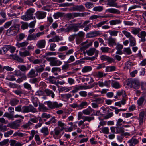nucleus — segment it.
Here are the masks:
<instances>
[{
    "mask_svg": "<svg viewBox=\"0 0 146 146\" xmlns=\"http://www.w3.org/2000/svg\"><path fill=\"white\" fill-rule=\"evenodd\" d=\"M44 92L47 96H51L52 98L54 97L55 94L53 92L48 89H46L44 90Z\"/></svg>",
    "mask_w": 146,
    "mask_h": 146,
    "instance_id": "nucleus-21",
    "label": "nucleus"
},
{
    "mask_svg": "<svg viewBox=\"0 0 146 146\" xmlns=\"http://www.w3.org/2000/svg\"><path fill=\"white\" fill-rule=\"evenodd\" d=\"M61 69L59 67H53L51 70V72L54 73L55 75H57L58 74V72H60Z\"/></svg>",
    "mask_w": 146,
    "mask_h": 146,
    "instance_id": "nucleus-30",
    "label": "nucleus"
},
{
    "mask_svg": "<svg viewBox=\"0 0 146 146\" xmlns=\"http://www.w3.org/2000/svg\"><path fill=\"white\" fill-rule=\"evenodd\" d=\"M14 75L16 76H23L24 78V80L26 78V76L25 75L23 74L22 73L20 70H15V71Z\"/></svg>",
    "mask_w": 146,
    "mask_h": 146,
    "instance_id": "nucleus-36",
    "label": "nucleus"
},
{
    "mask_svg": "<svg viewBox=\"0 0 146 146\" xmlns=\"http://www.w3.org/2000/svg\"><path fill=\"white\" fill-rule=\"evenodd\" d=\"M28 44V43L26 42H24L22 43H17L16 45L18 48L20 47H23L27 46Z\"/></svg>",
    "mask_w": 146,
    "mask_h": 146,
    "instance_id": "nucleus-45",
    "label": "nucleus"
},
{
    "mask_svg": "<svg viewBox=\"0 0 146 146\" xmlns=\"http://www.w3.org/2000/svg\"><path fill=\"white\" fill-rule=\"evenodd\" d=\"M80 61H76V62L72 64H65L63 65L62 66V69L63 70L65 71L68 69L70 66L71 65L72 66H75L76 65L80 63Z\"/></svg>",
    "mask_w": 146,
    "mask_h": 146,
    "instance_id": "nucleus-16",
    "label": "nucleus"
},
{
    "mask_svg": "<svg viewBox=\"0 0 146 146\" xmlns=\"http://www.w3.org/2000/svg\"><path fill=\"white\" fill-rule=\"evenodd\" d=\"M86 89L85 86L80 85L78 86H75L71 92L73 93H75L78 92L79 90Z\"/></svg>",
    "mask_w": 146,
    "mask_h": 146,
    "instance_id": "nucleus-17",
    "label": "nucleus"
},
{
    "mask_svg": "<svg viewBox=\"0 0 146 146\" xmlns=\"http://www.w3.org/2000/svg\"><path fill=\"white\" fill-rule=\"evenodd\" d=\"M63 15V13L58 12L56 13H55L53 15V16L55 19H57L59 18V17H62Z\"/></svg>",
    "mask_w": 146,
    "mask_h": 146,
    "instance_id": "nucleus-44",
    "label": "nucleus"
},
{
    "mask_svg": "<svg viewBox=\"0 0 146 146\" xmlns=\"http://www.w3.org/2000/svg\"><path fill=\"white\" fill-rule=\"evenodd\" d=\"M56 46V45L55 43H51L49 49L51 51H55V48Z\"/></svg>",
    "mask_w": 146,
    "mask_h": 146,
    "instance_id": "nucleus-64",
    "label": "nucleus"
},
{
    "mask_svg": "<svg viewBox=\"0 0 146 146\" xmlns=\"http://www.w3.org/2000/svg\"><path fill=\"white\" fill-rule=\"evenodd\" d=\"M116 131V133L119 134L121 133L122 134L125 131V129L123 127H115Z\"/></svg>",
    "mask_w": 146,
    "mask_h": 146,
    "instance_id": "nucleus-32",
    "label": "nucleus"
},
{
    "mask_svg": "<svg viewBox=\"0 0 146 146\" xmlns=\"http://www.w3.org/2000/svg\"><path fill=\"white\" fill-rule=\"evenodd\" d=\"M21 23L22 24L21 26L22 29L24 30L28 28L29 25L27 23L22 22H21Z\"/></svg>",
    "mask_w": 146,
    "mask_h": 146,
    "instance_id": "nucleus-51",
    "label": "nucleus"
},
{
    "mask_svg": "<svg viewBox=\"0 0 146 146\" xmlns=\"http://www.w3.org/2000/svg\"><path fill=\"white\" fill-rule=\"evenodd\" d=\"M75 60V59L73 56L71 55L70 56L68 60L66 62L67 64L70 63L74 61Z\"/></svg>",
    "mask_w": 146,
    "mask_h": 146,
    "instance_id": "nucleus-60",
    "label": "nucleus"
},
{
    "mask_svg": "<svg viewBox=\"0 0 146 146\" xmlns=\"http://www.w3.org/2000/svg\"><path fill=\"white\" fill-rule=\"evenodd\" d=\"M46 103L48 107L52 109L58 108L62 107L63 105L62 104H58L57 102H52L49 101L46 102Z\"/></svg>",
    "mask_w": 146,
    "mask_h": 146,
    "instance_id": "nucleus-5",
    "label": "nucleus"
},
{
    "mask_svg": "<svg viewBox=\"0 0 146 146\" xmlns=\"http://www.w3.org/2000/svg\"><path fill=\"white\" fill-rule=\"evenodd\" d=\"M45 58L50 62L49 64L51 66H59L62 63V62L58 60L56 57H46Z\"/></svg>",
    "mask_w": 146,
    "mask_h": 146,
    "instance_id": "nucleus-3",
    "label": "nucleus"
},
{
    "mask_svg": "<svg viewBox=\"0 0 146 146\" xmlns=\"http://www.w3.org/2000/svg\"><path fill=\"white\" fill-rule=\"evenodd\" d=\"M18 68L22 72H25L28 70L30 68V66L28 65L26 67L24 65H19L18 66Z\"/></svg>",
    "mask_w": 146,
    "mask_h": 146,
    "instance_id": "nucleus-24",
    "label": "nucleus"
},
{
    "mask_svg": "<svg viewBox=\"0 0 146 146\" xmlns=\"http://www.w3.org/2000/svg\"><path fill=\"white\" fill-rule=\"evenodd\" d=\"M111 85L112 87L116 89H118L121 87L119 83L115 80H112Z\"/></svg>",
    "mask_w": 146,
    "mask_h": 146,
    "instance_id": "nucleus-28",
    "label": "nucleus"
},
{
    "mask_svg": "<svg viewBox=\"0 0 146 146\" xmlns=\"http://www.w3.org/2000/svg\"><path fill=\"white\" fill-rule=\"evenodd\" d=\"M106 12L116 14H120V11L115 9L111 8L108 9L106 10Z\"/></svg>",
    "mask_w": 146,
    "mask_h": 146,
    "instance_id": "nucleus-23",
    "label": "nucleus"
},
{
    "mask_svg": "<svg viewBox=\"0 0 146 146\" xmlns=\"http://www.w3.org/2000/svg\"><path fill=\"white\" fill-rule=\"evenodd\" d=\"M10 47V45H5L2 48V49L3 50V52H2V54H5L7 51L9 49Z\"/></svg>",
    "mask_w": 146,
    "mask_h": 146,
    "instance_id": "nucleus-46",
    "label": "nucleus"
},
{
    "mask_svg": "<svg viewBox=\"0 0 146 146\" xmlns=\"http://www.w3.org/2000/svg\"><path fill=\"white\" fill-rule=\"evenodd\" d=\"M103 9L102 6H98L94 7L93 9V10L95 11L100 12L102 11Z\"/></svg>",
    "mask_w": 146,
    "mask_h": 146,
    "instance_id": "nucleus-48",
    "label": "nucleus"
},
{
    "mask_svg": "<svg viewBox=\"0 0 146 146\" xmlns=\"http://www.w3.org/2000/svg\"><path fill=\"white\" fill-rule=\"evenodd\" d=\"M98 83L99 86L100 87L105 86L109 88L110 86L111 81L109 80L105 81L104 82L99 81L98 82Z\"/></svg>",
    "mask_w": 146,
    "mask_h": 146,
    "instance_id": "nucleus-11",
    "label": "nucleus"
},
{
    "mask_svg": "<svg viewBox=\"0 0 146 146\" xmlns=\"http://www.w3.org/2000/svg\"><path fill=\"white\" fill-rule=\"evenodd\" d=\"M76 36L83 38L84 36L85 33L82 31H80L77 34H76Z\"/></svg>",
    "mask_w": 146,
    "mask_h": 146,
    "instance_id": "nucleus-62",
    "label": "nucleus"
},
{
    "mask_svg": "<svg viewBox=\"0 0 146 146\" xmlns=\"http://www.w3.org/2000/svg\"><path fill=\"white\" fill-rule=\"evenodd\" d=\"M133 79L132 78L128 79L127 80V85L130 86L131 88L132 87L133 82Z\"/></svg>",
    "mask_w": 146,
    "mask_h": 146,
    "instance_id": "nucleus-53",
    "label": "nucleus"
},
{
    "mask_svg": "<svg viewBox=\"0 0 146 146\" xmlns=\"http://www.w3.org/2000/svg\"><path fill=\"white\" fill-rule=\"evenodd\" d=\"M108 20H106L104 21H102L99 22L98 24H97L95 25L96 27L99 28L101 27L102 25L105 24L107 21Z\"/></svg>",
    "mask_w": 146,
    "mask_h": 146,
    "instance_id": "nucleus-55",
    "label": "nucleus"
},
{
    "mask_svg": "<svg viewBox=\"0 0 146 146\" xmlns=\"http://www.w3.org/2000/svg\"><path fill=\"white\" fill-rule=\"evenodd\" d=\"M45 66V65L43 64L37 67H35V68L36 71L37 73H40L42 72L44 70V67Z\"/></svg>",
    "mask_w": 146,
    "mask_h": 146,
    "instance_id": "nucleus-25",
    "label": "nucleus"
},
{
    "mask_svg": "<svg viewBox=\"0 0 146 146\" xmlns=\"http://www.w3.org/2000/svg\"><path fill=\"white\" fill-rule=\"evenodd\" d=\"M56 78L54 76H50L46 79L50 83L53 84L56 82Z\"/></svg>",
    "mask_w": 146,
    "mask_h": 146,
    "instance_id": "nucleus-39",
    "label": "nucleus"
},
{
    "mask_svg": "<svg viewBox=\"0 0 146 146\" xmlns=\"http://www.w3.org/2000/svg\"><path fill=\"white\" fill-rule=\"evenodd\" d=\"M117 94L118 96H120L122 95V97H124L126 96V92L123 90L118 91Z\"/></svg>",
    "mask_w": 146,
    "mask_h": 146,
    "instance_id": "nucleus-43",
    "label": "nucleus"
},
{
    "mask_svg": "<svg viewBox=\"0 0 146 146\" xmlns=\"http://www.w3.org/2000/svg\"><path fill=\"white\" fill-rule=\"evenodd\" d=\"M20 24H15L10 27L7 30V35L9 36H15L19 30Z\"/></svg>",
    "mask_w": 146,
    "mask_h": 146,
    "instance_id": "nucleus-2",
    "label": "nucleus"
},
{
    "mask_svg": "<svg viewBox=\"0 0 146 146\" xmlns=\"http://www.w3.org/2000/svg\"><path fill=\"white\" fill-rule=\"evenodd\" d=\"M68 27L69 32L71 31L74 32H77L79 30V28L78 23L70 25Z\"/></svg>",
    "mask_w": 146,
    "mask_h": 146,
    "instance_id": "nucleus-9",
    "label": "nucleus"
},
{
    "mask_svg": "<svg viewBox=\"0 0 146 146\" xmlns=\"http://www.w3.org/2000/svg\"><path fill=\"white\" fill-rule=\"evenodd\" d=\"M35 70L34 69H31L29 73L27 74V76L29 78H33L35 77L38 74H35Z\"/></svg>",
    "mask_w": 146,
    "mask_h": 146,
    "instance_id": "nucleus-20",
    "label": "nucleus"
},
{
    "mask_svg": "<svg viewBox=\"0 0 146 146\" xmlns=\"http://www.w3.org/2000/svg\"><path fill=\"white\" fill-rule=\"evenodd\" d=\"M46 44V42L44 39L41 40L37 42L36 46L39 49H42L45 47Z\"/></svg>",
    "mask_w": 146,
    "mask_h": 146,
    "instance_id": "nucleus-10",
    "label": "nucleus"
},
{
    "mask_svg": "<svg viewBox=\"0 0 146 146\" xmlns=\"http://www.w3.org/2000/svg\"><path fill=\"white\" fill-rule=\"evenodd\" d=\"M92 70V67L91 66H84L82 70V72L83 73H86L91 71Z\"/></svg>",
    "mask_w": 146,
    "mask_h": 146,
    "instance_id": "nucleus-34",
    "label": "nucleus"
},
{
    "mask_svg": "<svg viewBox=\"0 0 146 146\" xmlns=\"http://www.w3.org/2000/svg\"><path fill=\"white\" fill-rule=\"evenodd\" d=\"M121 22V21L120 20H113L110 21V25H113L117 24H120Z\"/></svg>",
    "mask_w": 146,
    "mask_h": 146,
    "instance_id": "nucleus-33",
    "label": "nucleus"
},
{
    "mask_svg": "<svg viewBox=\"0 0 146 146\" xmlns=\"http://www.w3.org/2000/svg\"><path fill=\"white\" fill-rule=\"evenodd\" d=\"M145 100L144 97L140 98L137 101V104L139 106H142Z\"/></svg>",
    "mask_w": 146,
    "mask_h": 146,
    "instance_id": "nucleus-40",
    "label": "nucleus"
},
{
    "mask_svg": "<svg viewBox=\"0 0 146 146\" xmlns=\"http://www.w3.org/2000/svg\"><path fill=\"white\" fill-rule=\"evenodd\" d=\"M96 50V49L94 48H90L88 50H87L84 53H87V54L89 56L92 55L95 53Z\"/></svg>",
    "mask_w": 146,
    "mask_h": 146,
    "instance_id": "nucleus-29",
    "label": "nucleus"
},
{
    "mask_svg": "<svg viewBox=\"0 0 146 146\" xmlns=\"http://www.w3.org/2000/svg\"><path fill=\"white\" fill-rule=\"evenodd\" d=\"M133 86L135 89H138L140 86V83L139 81L137 80L133 79L132 84Z\"/></svg>",
    "mask_w": 146,
    "mask_h": 146,
    "instance_id": "nucleus-22",
    "label": "nucleus"
},
{
    "mask_svg": "<svg viewBox=\"0 0 146 146\" xmlns=\"http://www.w3.org/2000/svg\"><path fill=\"white\" fill-rule=\"evenodd\" d=\"M79 105L80 109H81L84 108V107L87 106L88 105V103L87 102L82 101Z\"/></svg>",
    "mask_w": 146,
    "mask_h": 146,
    "instance_id": "nucleus-52",
    "label": "nucleus"
},
{
    "mask_svg": "<svg viewBox=\"0 0 146 146\" xmlns=\"http://www.w3.org/2000/svg\"><path fill=\"white\" fill-rule=\"evenodd\" d=\"M123 33L125 36L127 38H130L133 36L131 35L130 33L127 31L124 30L122 31Z\"/></svg>",
    "mask_w": 146,
    "mask_h": 146,
    "instance_id": "nucleus-57",
    "label": "nucleus"
},
{
    "mask_svg": "<svg viewBox=\"0 0 146 146\" xmlns=\"http://www.w3.org/2000/svg\"><path fill=\"white\" fill-rule=\"evenodd\" d=\"M32 62L34 64H38L41 63L42 62V60L41 59H36L33 60Z\"/></svg>",
    "mask_w": 146,
    "mask_h": 146,
    "instance_id": "nucleus-54",
    "label": "nucleus"
},
{
    "mask_svg": "<svg viewBox=\"0 0 146 146\" xmlns=\"http://www.w3.org/2000/svg\"><path fill=\"white\" fill-rule=\"evenodd\" d=\"M138 36L139 38H145L146 36V32L144 31H141L140 34H138Z\"/></svg>",
    "mask_w": 146,
    "mask_h": 146,
    "instance_id": "nucleus-58",
    "label": "nucleus"
},
{
    "mask_svg": "<svg viewBox=\"0 0 146 146\" xmlns=\"http://www.w3.org/2000/svg\"><path fill=\"white\" fill-rule=\"evenodd\" d=\"M127 143L135 145L139 143V141L138 139H136L135 137V136H134L128 141Z\"/></svg>",
    "mask_w": 146,
    "mask_h": 146,
    "instance_id": "nucleus-18",
    "label": "nucleus"
},
{
    "mask_svg": "<svg viewBox=\"0 0 146 146\" xmlns=\"http://www.w3.org/2000/svg\"><path fill=\"white\" fill-rule=\"evenodd\" d=\"M73 9L74 11H84L85 10L84 7L82 5H75L73 7Z\"/></svg>",
    "mask_w": 146,
    "mask_h": 146,
    "instance_id": "nucleus-15",
    "label": "nucleus"
},
{
    "mask_svg": "<svg viewBox=\"0 0 146 146\" xmlns=\"http://www.w3.org/2000/svg\"><path fill=\"white\" fill-rule=\"evenodd\" d=\"M107 40L108 44L111 47H113L114 46L116 45L117 44L115 38L110 37L107 39Z\"/></svg>",
    "mask_w": 146,
    "mask_h": 146,
    "instance_id": "nucleus-13",
    "label": "nucleus"
},
{
    "mask_svg": "<svg viewBox=\"0 0 146 146\" xmlns=\"http://www.w3.org/2000/svg\"><path fill=\"white\" fill-rule=\"evenodd\" d=\"M44 32L42 31L38 32L36 34L33 33L29 34L27 37V40H36L37 38L41 36L44 35Z\"/></svg>",
    "mask_w": 146,
    "mask_h": 146,
    "instance_id": "nucleus-6",
    "label": "nucleus"
},
{
    "mask_svg": "<svg viewBox=\"0 0 146 146\" xmlns=\"http://www.w3.org/2000/svg\"><path fill=\"white\" fill-rule=\"evenodd\" d=\"M92 44V42H91L88 44L85 45V46H83L80 48V50H85L86 48H88L90 46H91Z\"/></svg>",
    "mask_w": 146,
    "mask_h": 146,
    "instance_id": "nucleus-47",
    "label": "nucleus"
},
{
    "mask_svg": "<svg viewBox=\"0 0 146 146\" xmlns=\"http://www.w3.org/2000/svg\"><path fill=\"white\" fill-rule=\"evenodd\" d=\"M19 102V100L13 98L11 100L10 104L12 106H14L17 104Z\"/></svg>",
    "mask_w": 146,
    "mask_h": 146,
    "instance_id": "nucleus-37",
    "label": "nucleus"
},
{
    "mask_svg": "<svg viewBox=\"0 0 146 146\" xmlns=\"http://www.w3.org/2000/svg\"><path fill=\"white\" fill-rule=\"evenodd\" d=\"M13 58L15 60L20 62V63H24L23 60L21 58H20L17 55H12Z\"/></svg>",
    "mask_w": 146,
    "mask_h": 146,
    "instance_id": "nucleus-35",
    "label": "nucleus"
},
{
    "mask_svg": "<svg viewBox=\"0 0 146 146\" xmlns=\"http://www.w3.org/2000/svg\"><path fill=\"white\" fill-rule=\"evenodd\" d=\"M15 110L16 111L21 112L23 113L30 112L34 113L37 112V109L31 105L23 106L21 105H18L15 108Z\"/></svg>",
    "mask_w": 146,
    "mask_h": 146,
    "instance_id": "nucleus-1",
    "label": "nucleus"
},
{
    "mask_svg": "<svg viewBox=\"0 0 146 146\" xmlns=\"http://www.w3.org/2000/svg\"><path fill=\"white\" fill-rule=\"evenodd\" d=\"M100 34V33L99 31H95L87 33L86 34V37L88 38L95 37L99 35Z\"/></svg>",
    "mask_w": 146,
    "mask_h": 146,
    "instance_id": "nucleus-12",
    "label": "nucleus"
},
{
    "mask_svg": "<svg viewBox=\"0 0 146 146\" xmlns=\"http://www.w3.org/2000/svg\"><path fill=\"white\" fill-rule=\"evenodd\" d=\"M141 31V29L139 28H133L131 32L133 34L137 35L139 34L138 33Z\"/></svg>",
    "mask_w": 146,
    "mask_h": 146,
    "instance_id": "nucleus-38",
    "label": "nucleus"
},
{
    "mask_svg": "<svg viewBox=\"0 0 146 146\" xmlns=\"http://www.w3.org/2000/svg\"><path fill=\"white\" fill-rule=\"evenodd\" d=\"M90 22V21L87 20L84 21L82 24V23H78L79 25V28H83L85 27H86L87 24L89 23Z\"/></svg>",
    "mask_w": 146,
    "mask_h": 146,
    "instance_id": "nucleus-41",
    "label": "nucleus"
},
{
    "mask_svg": "<svg viewBox=\"0 0 146 146\" xmlns=\"http://www.w3.org/2000/svg\"><path fill=\"white\" fill-rule=\"evenodd\" d=\"M124 53L125 54L129 55L131 54V51L129 47L124 48L123 49Z\"/></svg>",
    "mask_w": 146,
    "mask_h": 146,
    "instance_id": "nucleus-50",
    "label": "nucleus"
},
{
    "mask_svg": "<svg viewBox=\"0 0 146 146\" xmlns=\"http://www.w3.org/2000/svg\"><path fill=\"white\" fill-rule=\"evenodd\" d=\"M41 132L44 136L48 135L49 133L48 129L46 127L42 128L41 130Z\"/></svg>",
    "mask_w": 146,
    "mask_h": 146,
    "instance_id": "nucleus-26",
    "label": "nucleus"
},
{
    "mask_svg": "<svg viewBox=\"0 0 146 146\" xmlns=\"http://www.w3.org/2000/svg\"><path fill=\"white\" fill-rule=\"evenodd\" d=\"M129 40L130 42V46H133L136 45V42L135 39L133 36L131 37L130 38H129Z\"/></svg>",
    "mask_w": 146,
    "mask_h": 146,
    "instance_id": "nucleus-27",
    "label": "nucleus"
},
{
    "mask_svg": "<svg viewBox=\"0 0 146 146\" xmlns=\"http://www.w3.org/2000/svg\"><path fill=\"white\" fill-rule=\"evenodd\" d=\"M35 9L33 8L29 9L27 11L26 14L21 17L22 19L26 21L33 19L32 15Z\"/></svg>",
    "mask_w": 146,
    "mask_h": 146,
    "instance_id": "nucleus-4",
    "label": "nucleus"
},
{
    "mask_svg": "<svg viewBox=\"0 0 146 146\" xmlns=\"http://www.w3.org/2000/svg\"><path fill=\"white\" fill-rule=\"evenodd\" d=\"M100 49L102 52L108 53L109 51V48L108 47H102Z\"/></svg>",
    "mask_w": 146,
    "mask_h": 146,
    "instance_id": "nucleus-56",
    "label": "nucleus"
},
{
    "mask_svg": "<svg viewBox=\"0 0 146 146\" xmlns=\"http://www.w3.org/2000/svg\"><path fill=\"white\" fill-rule=\"evenodd\" d=\"M21 122V119L17 120L15 122L9 123L7 126L13 129H17L20 126L19 123H20Z\"/></svg>",
    "mask_w": 146,
    "mask_h": 146,
    "instance_id": "nucleus-7",
    "label": "nucleus"
},
{
    "mask_svg": "<svg viewBox=\"0 0 146 146\" xmlns=\"http://www.w3.org/2000/svg\"><path fill=\"white\" fill-rule=\"evenodd\" d=\"M116 67L114 66H108L106 67V72L113 71L115 70Z\"/></svg>",
    "mask_w": 146,
    "mask_h": 146,
    "instance_id": "nucleus-31",
    "label": "nucleus"
},
{
    "mask_svg": "<svg viewBox=\"0 0 146 146\" xmlns=\"http://www.w3.org/2000/svg\"><path fill=\"white\" fill-rule=\"evenodd\" d=\"M23 85L25 88L29 90H30L32 89L31 85L27 83L26 82L24 83Z\"/></svg>",
    "mask_w": 146,
    "mask_h": 146,
    "instance_id": "nucleus-61",
    "label": "nucleus"
},
{
    "mask_svg": "<svg viewBox=\"0 0 146 146\" xmlns=\"http://www.w3.org/2000/svg\"><path fill=\"white\" fill-rule=\"evenodd\" d=\"M101 131L104 134H107L109 133V129L108 127H105L102 129Z\"/></svg>",
    "mask_w": 146,
    "mask_h": 146,
    "instance_id": "nucleus-59",
    "label": "nucleus"
},
{
    "mask_svg": "<svg viewBox=\"0 0 146 146\" xmlns=\"http://www.w3.org/2000/svg\"><path fill=\"white\" fill-rule=\"evenodd\" d=\"M39 108L41 110L44 111H46L48 110L47 108L43 104H42L39 105Z\"/></svg>",
    "mask_w": 146,
    "mask_h": 146,
    "instance_id": "nucleus-63",
    "label": "nucleus"
},
{
    "mask_svg": "<svg viewBox=\"0 0 146 146\" xmlns=\"http://www.w3.org/2000/svg\"><path fill=\"white\" fill-rule=\"evenodd\" d=\"M108 32L111 36L116 37L117 36L119 31H117L114 30L113 31H109Z\"/></svg>",
    "mask_w": 146,
    "mask_h": 146,
    "instance_id": "nucleus-49",
    "label": "nucleus"
},
{
    "mask_svg": "<svg viewBox=\"0 0 146 146\" xmlns=\"http://www.w3.org/2000/svg\"><path fill=\"white\" fill-rule=\"evenodd\" d=\"M19 54L22 57H25L30 55L29 52L27 50H25L24 52H20Z\"/></svg>",
    "mask_w": 146,
    "mask_h": 146,
    "instance_id": "nucleus-42",
    "label": "nucleus"
},
{
    "mask_svg": "<svg viewBox=\"0 0 146 146\" xmlns=\"http://www.w3.org/2000/svg\"><path fill=\"white\" fill-rule=\"evenodd\" d=\"M117 0H107L108 2L107 5L110 7H117V3L116 2Z\"/></svg>",
    "mask_w": 146,
    "mask_h": 146,
    "instance_id": "nucleus-19",
    "label": "nucleus"
},
{
    "mask_svg": "<svg viewBox=\"0 0 146 146\" xmlns=\"http://www.w3.org/2000/svg\"><path fill=\"white\" fill-rule=\"evenodd\" d=\"M46 12L38 11L36 13V17L39 19H42L44 18L46 15Z\"/></svg>",
    "mask_w": 146,
    "mask_h": 146,
    "instance_id": "nucleus-14",
    "label": "nucleus"
},
{
    "mask_svg": "<svg viewBox=\"0 0 146 146\" xmlns=\"http://www.w3.org/2000/svg\"><path fill=\"white\" fill-rule=\"evenodd\" d=\"M100 58L102 61H107L110 63H115V61L113 58L106 55H102L100 57Z\"/></svg>",
    "mask_w": 146,
    "mask_h": 146,
    "instance_id": "nucleus-8",
    "label": "nucleus"
}]
</instances>
